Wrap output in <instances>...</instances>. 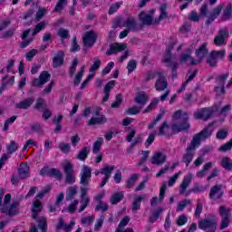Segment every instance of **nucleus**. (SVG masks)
<instances>
[{
  "label": "nucleus",
  "instance_id": "nucleus-1",
  "mask_svg": "<svg viewBox=\"0 0 232 232\" xmlns=\"http://www.w3.org/2000/svg\"><path fill=\"white\" fill-rule=\"evenodd\" d=\"M174 117L178 121L172 125V131L179 133V131H186L190 128L189 122H188V113H182V111H177L174 113Z\"/></svg>",
  "mask_w": 232,
  "mask_h": 232
},
{
  "label": "nucleus",
  "instance_id": "nucleus-2",
  "mask_svg": "<svg viewBox=\"0 0 232 232\" xmlns=\"http://www.w3.org/2000/svg\"><path fill=\"white\" fill-rule=\"evenodd\" d=\"M226 57V50L212 51L207 57L206 63L210 68H217L218 60H222Z\"/></svg>",
  "mask_w": 232,
  "mask_h": 232
},
{
  "label": "nucleus",
  "instance_id": "nucleus-3",
  "mask_svg": "<svg viewBox=\"0 0 232 232\" xmlns=\"http://www.w3.org/2000/svg\"><path fill=\"white\" fill-rule=\"evenodd\" d=\"M213 125L209 124L208 127L203 129L199 133L196 134L191 142L198 147L200 144V140H206V139H209L213 135Z\"/></svg>",
  "mask_w": 232,
  "mask_h": 232
},
{
  "label": "nucleus",
  "instance_id": "nucleus-4",
  "mask_svg": "<svg viewBox=\"0 0 232 232\" xmlns=\"http://www.w3.org/2000/svg\"><path fill=\"white\" fill-rule=\"evenodd\" d=\"M219 215L221 217L220 229H226L231 224V208L224 206L219 207Z\"/></svg>",
  "mask_w": 232,
  "mask_h": 232
},
{
  "label": "nucleus",
  "instance_id": "nucleus-5",
  "mask_svg": "<svg viewBox=\"0 0 232 232\" xmlns=\"http://www.w3.org/2000/svg\"><path fill=\"white\" fill-rule=\"evenodd\" d=\"M63 172L65 174L66 184H75V170H73V164L70 161H66L63 165Z\"/></svg>",
  "mask_w": 232,
  "mask_h": 232
},
{
  "label": "nucleus",
  "instance_id": "nucleus-6",
  "mask_svg": "<svg viewBox=\"0 0 232 232\" xmlns=\"http://www.w3.org/2000/svg\"><path fill=\"white\" fill-rule=\"evenodd\" d=\"M197 148H198V146L192 143V141L186 148L185 153L182 156V162L186 164L187 167L189 166L191 162H193V158L195 157V151L197 150Z\"/></svg>",
  "mask_w": 232,
  "mask_h": 232
},
{
  "label": "nucleus",
  "instance_id": "nucleus-7",
  "mask_svg": "<svg viewBox=\"0 0 232 232\" xmlns=\"http://www.w3.org/2000/svg\"><path fill=\"white\" fill-rule=\"evenodd\" d=\"M171 50H173V45H169L165 51V59L163 60V63H168V66H169L172 70V77H177V68H179V63L177 62H172L173 56H171Z\"/></svg>",
  "mask_w": 232,
  "mask_h": 232
},
{
  "label": "nucleus",
  "instance_id": "nucleus-8",
  "mask_svg": "<svg viewBox=\"0 0 232 232\" xmlns=\"http://www.w3.org/2000/svg\"><path fill=\"white\" fill-rule=\"evenodd\" d=\"M19 207H20L19 201L14 200L10 205L0 208V211L2 213H5L8 217H15V215H19Z\"/></svg>",
  "mask_w": 232,
  "mask_h": 232
},
{
  "label": "nucleus",
  "instance_id": "nucleus-9",
  "mask_svg": "<svg viewBox=\"0 0 232 232\" xmlns=\"http://www.w3.org/2000/svg\"><path fill=\"white\" fill-rule=\"evenodd\" d=\"M80 177V184L84 186V188H88V186H90V180H92V168L88 167L87 165H83Z\"/></svg>",
  "mask_w": 232,
  "mask_h": 232
},
{
  "label": "nucleus",
  "instance_id": "nucleus-10",
  "mask_svg": "<svg viewBox=\"0 0 232 232\" xmlns=\"http://www.w3.org/2000/svg\"><path fill=\"white\" fill-rule=\"evenodd\" d=\"M208 44L204 43L202 45L199 46V48L196 51V57L197 60L192 59V66H195L197 64H200L202 63V59L208 55Z\"/></svg>",
  "mask_w": 232,
  "mask_h": 232
},
{
  "label": "nucleus",
  "instance_id": "nucleus-11",
  "mask_svg": "<svg viewBox=\"0 0 232 232\" xmlns=\"http://www.w3.org/2000/svg\"><path fill=\"white\" fill-rule=\"evenodd\" d=\"M37 227L34 225L30 228V232H46L48 230V223L45 217H39L35 218Z\"/></svg>",
  "mask_w": 232,
  "mask_h": 232
},
{
  "label": "nucleus",
  "instance_id": "nucleus-12",
  "mask_svg": "<svg viewBox=\"0 0 232 232\" xmlns=\"http://www.w3.org/2000/svg\"><path fill=\"white\" fill-rule=\"evenodd\" d=\"M229 37V31L227 28L219 30L218 34L214 38V44L216 46H226V40Z\"/></svg>",
  "mask_w": 232,
  "mask_h": 232
},
{
  "label": "nucleus",
  "instance_id": "nucleus-13",
  "mask_svg": "<svg viewBox=\"0 0 232 232\" xmlns=\"http://www.w3.org/2000/svg\"><path fill=\"white\" fill-rule=\"evenodd\" d=\"M123 28H127V30H129V32H139L140 30H142V25H139V24H137V20H135V18H133V16H130L128 17L122 24Z\"/></svg>",
  "mask_w": 232,
  "mask_h": 232
},
{
  "label": "nucleus",
  "instance_id": "nucleus-14",
  "mask_svg": "<svg viewBox=\"0 0 232 232\" xmlns=\"http://www.w3.org/2000/svg\"><path fill=\"white\" fill-rule=\"evenodd\" d=\"M50 77H52V75H50L48 72L44 71L41 72L39 78H35L33 81L32 86L34 88H43V86H44V84L50 81Z\"/></svg>",
  "mask_w": 232,
  "mask_h": 232
},
{
  "label": "nucleus",
  "instance_id": "nucleus-15",
  "mask_svg": "<svg viewBox=\"0 0 232 232\" xmlns=\"http://www.w3.org/2000/svg\"><path fill=\"white\" fill-rule=\"evenodd\" d=\"M210 200H220L224 197V190H222V185H215L210 188L208 194Z\"/></svg>",
  "mask_w": 232,
  "mask_h": 232
},
{
  "label": "nucleus",
  "instance_id": "nucleus-16",
  "mask_svg": "<svg viewBox=\"0 0 232 232\" xmlns=\"http://www.w3.org/2000/svg\"><path fill=\"white\" fill-rule=\"evenodd\" d=\"M115 165H112L111 167L106 165L103 169H101V174L104 175V178L100 184V188H104V186H106V183L108 182V180H110L111 173L113 172V169H115Z\"/></svg>",
  "mask_w": 232,
  "mask_h": 232
},
{
  "label": "nucleus",
  "instance_id": "nucleus-17",
  "mask_svg": "<svg viewBox=\"0 0 232 232\" xmlns=\"http://www.w3.org/2000/svg\"><path fill=\"white\" fill-rule=\"evenodd\" d=\"M215 111L211 108H203L195 113L196 119H202V121H209L213 117Z\"/></svg>",
  "mask_w": 232,
  "mask_h": 232
},
{
  "label": "nucleus",
  "instance_id": "nucleus-18",
  "mask_svg": "<svg viewBox=\"0 0 232 232\" xmlns=\"http://www.w3.org/2000/svg\"><path fill=\"white\" fill-rule=\"evenodd\" d=\"M222 10H224V4H219L218 6H216L208 14V19L206 21V24L209 26L220 14H222Z\"/></svg>",
  "mask_w": 232,
  "mask_h": 232
},
{
  "label": "nucleus",
  "instance_id": "nucleus-19",
  "mask_svg": "<svg viewBox=\"0 0 232 232\" xmlns=\"http://www.w3.org/2000/svg\"><path fill=\"white\" fill-rule=\"evenodd\" d=\"M198 228L203 229V231H206V229L215 231L217 229V221L215 219H201L198 222Z\"/></svg>",
  "mask_w": 232,
  "mask_h": 232
},
{
  "label": "nucleus",
  "instance_id": "nucleus-20",
  "mask_svg": "<svg viewBox=\"0 0 232 232\" xmlns=\"http://www.w3.org/2000/svg\"><path fill=\"white\" fill-rule=\"evenodd\" d=\"M95 41H97V34L93 31L86 32L83 35L84 46L92 47L95 44Z\"/></svg>",
  "mask_w": 232,
  "mask_h": 232
},
{
  "label": "nucleus",
  "instance_id": "nucleus-21",
  "mask_svg": "<svg viewBox=\"0 0 232 232\" xmlns=\"http://www.w3.org/2000/svg\"><path fill=\"white\" fill-rule=\"evenodd\" d=\"M157 75H159V78L156 81L155 88L157 92H164L168 88V80L160 72H157Z\"/></svg>",
  "mask_w": 232,
  "mask_h": 232
},
{
  "label": "nucleus",
  "instance_id": "nucleus-22",
  "mask_svg": "<svg viewBox=\"0 0 232 232\" xmlns=\"http://www.w3.org/2000/svg\"><path fill=\"white\" fill-rule=\"evenodd\" d=\"M18 177L21 180H24L30 177V167L28 163L22 162L18 168Z\"/></svg>",
  "mask_w": 232,
  "mask_h": 232
},
{
  "label": "nucleus",
  "instance_id": "nucleus-23",
  "mask_svg": "<svg viewBox=\"0 0 232 232\" xmlns=\"http://www.w3.org/2000/svg\"><path fill=\"white\" fill-rule=\"evenodd\" d=\"M127 45L126 44H112L109 50L107 51V55H113L115 53H119V52H124L126 50Z\"/></svg>",
  "mask_w": 232,
  "mask_h": 232
},
{
  "label": "nucleus",
  "instance_id": "nucleus-24",
  "mask_svg": "<svg viewBox=\"0 0 232 232\" xmlns=\"http://www.w3.org/2000/svg\"><path fill=\"white\" fill-rule=\"evenodd\" d=\"M75 226V221H70L69 225L64 224V220L63 218H59L58 224L56 226V229L60 231V229H63L65 232H72V227Z\"/></svg>",
  "mask_w": 232,
  "mask_h": 232
},
{
  "label": "nucleus",
  "instance_id": "nucleus-25",
  "mask_svg": "<svg viewBox=\"0 0 232 232\" xmlns=\"http://www.w3.org/2000/svg\"><path fill=\"white\" fill-rule=\"evenodd\" d=\"M64 63V53L59 51L53 58V68H59Z\"/></svg>",
  "mask_w": 232,
  "mask_h": 232
},
{
  "label": "nucleus",
  "instance_id": "nucleus-26",
  "mask_svg": "<svg viewBox=\"0 0 232 232\" xmlns=\"http://www.w3.org/2000/svg\"><path fill=\"white\" fill-rule=\"evenodd\" d=\"M192 179H193V176L191 174H188L184 177L179 187V195H184V193H186V190L189 187V184H191Z\"/></svg>",
  "mask_w": 232,
  "mask_h": 232
},
{
  "label": "nucleus",
  "instance_id": "nucleus-27",
  "mask_svg": "<svg viewBox=\"0 0 232 232\" xmlns=\"http://www.w3.org/2000/svg\"><path fill=\"white\" fill-rule=\"evenodd\" d=\"M142 200H146V194H141L134 198V201L132 202V213H137V211L140 209V204H142Z\"/></svg>",
  "mask_w": 232,
  "mask_h": 232
},
{
  "label": "nucleus",
  "instance_id": "nucleus-28",
  "mask_svg": "<svg viewBox=\"0 0 232 232\" xmlns=\"http://www.w3.org/2000/svg\"><path fill=\"white\" fill-rule=\"evenodd\" d=\"M168 159V156H166L163 153H157L152 157L151 163L156 166H162L164 162H166V160Z\"/></svg>",
  "mask_w": 232,
  "mask_h": 232
},
{
  "label": "nucleus",
  "instance_id": "nucleus-29",
  "mask_svg": "<svg viewBox=\"0 0 232 232\" xmlns=\"http://www.w3.org/2000/svg\"><path fill=\"white\" fill-rule=\"evenodd\" d=\"M32 104H34V99L27 98L16 103L14 105V108H16L17 110H28V108H30Z\"/></svg>",
  "mask_w": 232,
  "mask_h": 232
},
{
  "label": "nucleus",
  "instance_id": "nucleus-30",
  "mask_svg": "<svg viewBox=\"0 0 232 232\" xmlns=\"http://www.w3.org/2000/svg\"><path fill=\"white\" fill-rule=\"evenodd\" d=\"M3 197L4 198V203H3ZM10 200H12V195L6 194L5 196V188H0V208H5L10 204Z\"/></svg>",
  "mask_w": 232,
  "mask_h": 232
},
{
  "label": "nucleus",
  "instance_id": "nucleus-31",
  "mask_svg": "<svg viewBox=\"0 0 232 232\" xmlns=\"http://www.w3.org/2000/svg\"><path fill=\"white\" fill-rule=\"evenodd\" d=\"M191 53H193V45H190L186 53L181 54L179 61L180 63H187V61H190V63L193 64V57H191Z\"/></svg>",
  "mask_w": 232,
  "mask_h": 232
},
{
  "label": "nucleus",
  "instance_id": "nucleus-32",
  "mask_svg": "<svg viewBox=\"0 0 232 232\" xmlns=\"http://www.w3.org/2000/svg\"><path fill=\"white\" fill-rule=\"evenodd\" d=\"M32 211H33L32 217L35 220V218H37V215H39V213L43 211V204L41 203V201L36 200L33 203Z\"/></svg>",
  "mask_w": 232,
  "mask_h": 232
},
{
  "label": "nucleus",
  "instance_id": "nucleus-33",
  "mask_svg": "<svg viewBox=\"0 0 232 232\" xmlns=\"http://www.w3.org/2000/svg\"><path fill=\"white\" fill-rule=\"evenodd\" d=\"M230 19H232V5L228 4L227 7L223 10L221 21H230Z\"/></svg>",
  "mask_w": 232,
  "mask_h": 232
},
{
  "label": "nucleus",
  "instance_id": "nucleus-34",
  "mask_svg": "<svg viewBox=\"0 0 232 232\" xmlns=\"http://www.w3.org/2000/svg\"><path fill=\"white\" fill-rule=\"evenodd\" d=\"M140 19L142 21L143 24H157V19H153L151 15L145 14L144 13L140 14Z\"/></svg>",
  "mask_w": 232,
  "mask_h": 232
},
{
  "label": "nucleus",
  "instance_id": "nucleus-35",
  "mask_svg": "<svg viewBox=\"0 0 232 232\" xmlns=\"http://www.w3.org/2000/svg\"><path fill=\"white\" fill-rule=\"evenodd\" d=\"M227 77H229L228 72L218 75L216 78L217 82L219 84V86H221V92H226V87L224 85L226 84V81H227Z\"/></svg>",
  "mask_w": 232,
  "mask_h": 232
},
{
  "label": "nucleus",
  "instance_id": "nucleus-36",
  "mask_svg": "<svg viewBox=\"0 0 232 232\" xmlns=\"http://www.w3.org/2000/svg\"><path fill=\"white\" fill-rule=\"evenodd\" d=\"M168 8V6L166 5V4H162L160 7V16L158 19H156V24H159L160 23V21H162L163 19H168V13L166 12V9Z\"/></svg>",
  "mask_w": 232,
  "mask_h": 232
},
{
  "label": "nucleus",
  "instance_id": "nucleus-37",
  "mask_svg": "<svg viewBox=\"0 0 232 232\" xmlns=\"http://www.w3.org/2000/svg\"><path fill=\"white\" fill-rule=\"evenodd\" d=\"M88 155H90V148L83 147L77 154L76 159H78V160L84 161L88 159Z\"/></svg>",
  "mask_w": 232,
  "mask_h": 232
},
{
  "label": "nucleus",
  "instance_id": "nucleus-38",
  "mask_svg": "<svg viewBox=\"0 0 232 232\" xmlns=\"http://www.w3.org/2000/svg\"><path fill=\"white\" fill-rule=\"evenodd\" d=\"M77 195V186L69 187L66 190V200H73V198Z\"/></svg>",
  "mask_w": 232,
  "mask_h": 232
},
{
  "label": "nucleus",
  "instance_id": "nucleus-39",
  "mask_svg": "<svg viewBox=\"0 0 232 232\" xmlns=\"http://www.w3.org/2000/svg\"><path fill=\"white\" fill-rule=\"evenodd\" d=\"M58 150H60L62 153H64V155H68V153L72 151V145H70V143L62 141L58 144Z\"/></svg>",
  "mask_w": 232,
  "mask_h": 232
},
{
  "label": "nucleus",
  "instance_id": "nucleus-40",
  "mask_svg": "<svg viewBox=\"0 0 232 232\" xmlns=\"http://www.w3.org/2000/svg\"><path fill=\"white\" fill-rule=\"evenodd\" d=\"M102 144H104V140L102 138H98L92 145V153L95 155L100 153Z\"/></svg>",
  "mask_w": 232,
  "mask_h": 232
},
{
  "label": "nucleus",
  "instance_id": "nucleus-41",
  "mask_svg": "<svg viewBox=\"0 0 232 232\" xmlns=\"http://www.w3.org/2000/svg\"><path fill=\"white\" fill-rule=\"evenodd\" d=\"M122 198H124V192H116L112 194L111 198V203L112 205L119 204Z\"/></svg>",
  "mask_w": 232,
  "mask_h": 232
},
{
  "label": "nucleus",
  "instance_id": "nucleus-42",
  "mask_svg": "<svg viewBox=\"0 0 232 232\" xmlns=\"http://www.w3.org/2000/svg\"><path fill=\"white\" fill-rule=\"evenodd\" d=\"M106 122V117L100 116L98 118H91V120L88 122V126H95V124H102Z\"/></svg>",
  "mask_w": 232,
  "mask_h": 232
},
{
  "label": "nucleus",
  "instance_id": "nucleus-43",
  "mask_svg": "<svg viewBox=\"0 0 232 232\" xmlns=\"http://www.w3.org/2000/svg\"><path fill=\"white\" fill-rule=\"evenodd\" d=\"M221 166L224 169H227V171H232V160L229 158H223L221 160Z\"/></svg>",
  "mask_w": 232,
  "mask_h": 232
},
{
  "label": "nucleus",
  "instance_id": "nucleus-44",
  "mask_svg": "<svg viewBox=\"0 0 232 232\" xmlns=\"http://www.w3.org/2000/svg\"><path fill=\"white\" fill-rule=\"evenodd\" d=\"M135 102H137V104H141L142 106H144V104L148 102V95L144 93H138L135 98Z\"/></svg>",
  "mask_w": 232,
  "mask_h": 232
},
{
  "label": "nucleus",
  "instance_id": "nucleus-45",
  "mask_svg": "<svg viewBox=\"0 0 232 232\" xmlns=\"http://www.w3.org/2000/svg\"><path fill=\"white\" fill-rule=\"evenodd\" d=\"M227 135H229V130L220 129L219 130H218V132L216 134V138L218 140H224V139H226L227 137Z\"/></svg>",
  "mask_w": 232,
  "mask_h": 232
},
{
  "label": "nucleus",
  "instance_id": "nucleus-46",
  "mask_svg": "<svg viewBox=\"0 0 232 232\" xmlns=\"http://www.w3.org/2000/svg\"><path fill=\"white\" fill-rule=\"evenodd\" d=\"M49 177L56 179V180H63V172L58 169L53 168L51 169V175Z\"/></svg>",
  "mask_w": 232,
  "mask_h": 232
},
{
  "label": "nucleus",
  "instance_id": "nucleus-47",
  "mask_svg": "<svg viewBox=\"0 0 232 232\" xmlns=\"http://www.w3.org/2000/svg\"><path fill=\"white\" fill-rule=\"evenodd\" d=\"M31 130L34 133H38L39 135L44 133V126L41 123H34L31 125Z\"/></svg>",
  "mask_w": 232,
  "mask_h": 232
},
{
  "label": "nucleus",
  "instance_id": "nucleus-48",
  "mask_svg": "<svg viewBox=\"0 0 232 232\" xmlns=\"http://www.w3.org/2000/svg\"><path fill=\"white\" fill-rule=\"evenodd\" d=\"M78 64H79V59L74 58L72 63V65L70 67V70H69L70 77H73V75H75V70H77Z\"/></svg>",
  "mask_w": 232,
  "mask_h": 232
},
{
  "label": "nucleus",
  "instance_id": "nucleus-49",
  "mask_svg": "<svg viewBox=\"0 0 232 232\" xmlns=\"http://www.w3.org/2000/svg\"><path fill=\"white\" fill-rule=\"evenodd\" d=\"M121 5L122 2H117L115 4H112L108 11L109 15H113V14H115V12H117V10H119Z\"/></svg>",
  "mask_w": 232,
  "mask_h": 232
},
{
  "label": "nucleus",
  "instance_id": "nucleus-50",
  "mask_svg": "<svg viewBox=\"0 0 232 232\" xmlns=\"http://www.w3.org/2000/svg\"><path fill=\"white\" fill-rule=\"evenodd\" d=\"M138 179H139V176L137 174H132L129 179V180L127 181L126 188H128V189H130V188H133Z\"/></svg>",
  "mask_w": 232,
  "mask_h": 232
},
{
  "label": "nucleus",
  "instance_id": "nucleus-51",
  "mask_svg": "<svg viewBox=\"0 0 232 232\" xmlns=\"http://www.w3.org/2000/svg\"><path fill=\"white\" fill-rule=\"evenodd\" d=\"M82 75H84V67L81 68V71L76 74L74 78V86H79L81 81H82Z\"/></svg>",
  "mask_w": 232,
  "mask_h": 232
},
{
  "label": "nucleus",
  "instance_id": "nucleus-52",
  "mask_svg": "<svg viewBox=\"0 0 232 232\" xmlns=\"http://www.w3.org/2000/svg\"><path fill=\"white\" fill-rule=\"evenodd\" d=\"M162 211H164L162 208H158L157 211H155L150 217V222H151V224L157 222V220H159V218L160 217V214H162Z\"/></svg>",
  "mask_w": 232,
  "mask_h": 232
},
{
  "label": "nucleus",
  "instance_id": "nucleus-53",
  "mask_svg": "<svg viewBox=\"0 0 232 232\" xmlns=\"http://www.w3.org/2000/svg\"><path fill=\"white\" fill-rule=\"evenodd\" d=\"M81 207L79 208V213H82L83 210L88 208V205L90 204V198H81Z\"/></svg>",
  "mask_w": 232,
  "mask_h": 232
},
{
  "label": "nucleus",
  "instance_id": "nucleus-54",
  "mask_svg": "<svg viewBox=\"0 0 232 232\" xmlns=\"http://www.w3.org/2000/svg\"><path fill=\"white\" fill-rule=\"evenodd\" d=\"M186 206H191V199H184L178 204L177 211H184Z\"/></svg>",
  "mask_w": 232,
  "mask_h": 232
},
{
  "label": "nucleus",
  "instance_id": "nucleus-55",
  "mask_svg": "<svg viewBox=\"0 0 232 232\" xmlns=\"http://www.w3.org/2000/svg\"><path fill=\"white\" fill-rule=\"evenodd\" d=\"M117 83V82L115 80L110 81L104 87L103 92L104 93H110V92H111V90H113L115 88V84Z\"/></svg>",
  "mask_w": 232,
  "mask_h": 232
},
{
  "label": "nucleus",
  "instance_id": "nucleus-56",
  "mask_svg": "<svg viewBox=\"0 0 232 232\" xmlns=\"http://www.w3.org/2000/svg\"><path fill=\"white\" fill-rule=\"evenodd\" d=\"M58 35L61 39H68L70 37V31L64 28H60L58 30Z\"/></svg>",
  "mask_w": 232,
  "mask_h": 232
},
{
  "label": "nucleus",
  "instance_id": "nucleus-57",
  "mask_svg": "<svg viewBox=\"0 0 232 232\" xmlns=\"http://www.w3.org/2000/svg\"><path fill=\"white\" fill-rule=\"evenodd\" d=\"M128 73H131V72H135L137 70V62L135 60L129 61L127 64Z\"/></svg>",
  "mask_w": 232,
  "mask_h": 232
},
{
  "label": "nucleus",
  "instance_id": "nucleus-58",
  "mask_svg": "<svg viewBox=\"0 0 232 232\" xmlns=\"http://www.w3.org/2000/svg\"><path fill=\"white\" fill-rule=\"evenodd\" d=\"M68 0H59L55 5L54 12H61L66 6Z\"/></svg>",
  "mask_w": 232,
  "mask_h": 232
},
{
  "label": "nucleus",
  "instance_id": "nucleus-59",
  "mask_svg": "<svg viewBox=\"0 0 232 232\" xmlns=\"http://www.w3.org/2000/svg\"><path fill=\"white\" fill-rule=\"evenodd\" d=\"M101 68V60L97 59L93 64L91 66L89 72L90 73H95L97 70Z\"/></svg>",
  "mask_w": 232,
  "mask_h": 232
},
{
  "label": "nucleus",
  "instance_id": "nucleus-60",
  "mask_svg": "<svg viewBox=\"0 0 232 232\" xmlns=\"http://www.w3.org/2000/svg\"><path fill=\"white\" fill-rule=\"evenodd\" d=\"M122 104V94H117L116 100L111 105V108H119Z\"/></svg>",
  "mask_w": 232,
  "mask_h": 232
},
{
  "label": "nucleus",
  "instance_id": "nucleus-61",
  "mask_svg": "<svg viewBox=\"0 0 232 232\" xmlns=\"http://www.w3.org/2000/svg\"><path fill=\"white\" fill-rule=\"evenodd\" d=\"M18 149L17 147V143H15V141L11 140L9 146H7V151L10 155H12V153H15V150Z\"/></svg>",
  "mask_w": 232,
  "mask_h": 232
},
{
  "label": "nucleus",
  "instance_id": "nucleus-62",
  "mask_svg": "<svg viewBox=\"0 0 232 232\" xmlns=\"http://www.w3.org/2000/svg\"><path fill=\"white\" fill-rule=\"evenodd\" d=\"M96 211H102L103 213L108 211V205L103 201L98 202V205L95 208Z\"/></svg>",
  "mask_w": 232,
  "mask_h": 232
},
{
  "label": "nucleus",
  "instance_id": "nucleus-63",
  "mask_svg": "<svg viewBox=\"0 0 232 232\" xmlns=\"http://www.w3.org/2000/svg\"><path fill=\"white\" fill-rule=\"evenodd\" d=\"M35 108L36 110H46V104L44 103V99L39 98L36 101Z\"/></svg>",
  "mask_w": 232,
  "mask_h": 232
},
{
  "label": "nucleus",
  "instance_id": "nucleus-64",
  "mask_svg": "<svg viewBox=\"0 0 232 232\" xmlns=\"http://www.w3.org/2000/svg\"><path fill=\"white\" fill-rule=\"evenodd\" d=\"M102 224H104V216H101L100 218L97 219L96 224L94 226V231H99L101 227H102Z\"/></svg>",
  "mask_w": 232,
  "mask_h": 232
}]
</instances>
